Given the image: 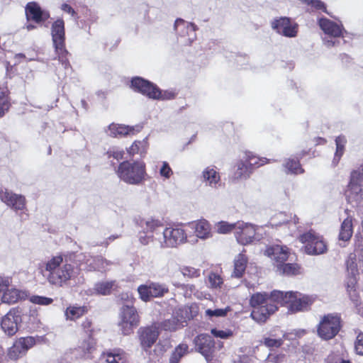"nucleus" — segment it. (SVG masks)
I'll use <instances>...</instances> for the list:
<instances>
[{
    "mask_svg": "<svg viewBox=\"0 0 363 363\" xmlns=\"http://www.w3.org/2000/svg\"><path fill=\"white\" fill-rule=\"evenodd\" d=\"M21 323H25L28 327L38 326L40 320L35 311L24 313L19 308H13L1 318L0 326L6 335L12 336L17 333Z\"/></svg>",
    "mask_w": 363,
    "mask_h": 363,
    "instance_id": "obj_1",
    "label": "nucleus"
},
{
    "mask_svg": "<svg viewBox=\"0 0 363 363\" xmlns=\"http://www.w3.org/2000/svg\"><path fill=\"white\" fill-rule=\"evenodd\" d=\"M45 270L48 272L47 279L53 285L62 286L70 279L74 274V268L71 264L63 262V257L57 255L51 257L43 263Z\"/></svg>",
    "mask_w": 363,
    "mask_h": 363,
    "instance_id": "obj_2",
    "label": "nucleus"
},
{
    "mask_svg": "<svg viewBox=\"0 0 363 363\" xmlns=\"http://www.w3.org/2000/svg\"><path fill=\"white\" fill-rule=\"evenodd\" d=\"M276 291H273L270 294L257 293L252 296L250 304L254 309L251 316L254 320L257 322H264L270 314L277 310L275 303H279V300L272 297Z\"/></svg>",
    "mask_w": 363,
    "mask_h": 363,
    "instance_id": "obj_3",
    "label": "nucleus"
},
{
    "mask_svg": "<svg viewBox=\"0 0 363 363\" xmlns=\"http://www.w3.org/2000/svg\"><path fill=\"white\" fill-rule=\"evenodd\" d=\"M272 297L281 306H286L291 313L307 310L314 301L312 296L298 291H276Z\"/></svg>",
    "mask_w": 363,
    "mask_h": 363,
    "instance_id": "obj_4",
    "label": "nucleus"
},
{
    "mask_svg": "<svg viewBox=\"0 0 363 363\" xmlns=\"http://www.w3.org/2000/svg\"><path fill=\"white\" fill-rule=\"evenodd\" d=\"M346 267L348 275L351 276L347 281L346 286L348 295L352 302L357 305H361L359 303V295L357 289V278L356 277L363 273V255L361 258H359V263L357 262V258L356 255H350L346 261Z\"/></svg>",
    "mask_w": 363,
    "mask_h": 363,
    "instance_id": "obj_5",
    "label": "nucleus"
},
{
    "mask_svg": "<svg viewBox=\"0 0 363 363\" xmlns=\"http://www.w3.org/2000/svg\"><path fill=\"white\" fill-rule=\"evenodd\" d=\"M116 173L125 183L138 184L146 175L145 164L143 161H124L119 164Z\"/></svg>",
    "mask_w": 363,
    "mask_h": 363,
    "instance_id": "obj_6",
    "label": "nucleus"
},
{
    "mask_svg": "<svg viewBox=\"0 0 363 363\" xmlns=\"http://www.w3.org/2000/svg\"><path fill=\"white\" fill-rule=\"evenodd\" d=\"M156 240L161 247H175L187 242L186 230L183 225L166 227Z\"/></svg>",
    "mask_w": 363,
    "mask_h": 363,
    "instance_id": "obj_7",
    "label": "nucleus"
},
{
    "mask_svg": "<svg viewBox=\"0 0 363 363\" xmlns=\"http://www.w3.org/2000/svg\"><path fill=\"white\" fill-rule=\"evenodd\" d=\"M131 87L135 91L152 99L167 100L174 97L172 93L162 91L152 83L140 77H135L132 79Z\"/></svg>",
    "mask_w": 363,
    "mask_h": 363,
    "instance_id": "obj_8",
    "label": "nucleus"
},
{
    "mask_svg": "<svg viewBox=\"0 0 363 363\" xmlns=\"http://www.w3.org/2000/svg\"><path fill=\"white\" fill-rule=\"evenodd\" d=\"M298 240L303 245V252L308 255H320L325 253L328 250L323 238L313 231L301 234Z\"/></svg>",
    "mask_w": 363,
    "mask_h": 363,
    "instance_id": "obj_9",
    "label": "nucleus"
},
{
    "mask_svg": "<svg viewBox=\"0 0 363 363\" xmlns=\"http://www.w3.org/2000/svg\"><path fill=\"white\" fill-rule=\"evenodd\" d=\"M140 323V316L136 308L132 305H123L118 314V326L125 335L133 333Z\"/></svg>",
    "mask_w": 363,
    "mask_h": 363,
    "instance_id": "obj_10",
    "label": "nucleus"
},
{
    "mask_svg": "<svg viewBox=\"0 0 363 363\" xmlns=\"http://www.w3.org/2000/svg\"><path fill=\"white\" fill-rule=\"evenodd\" d=\"M0 294L1 302L7 304H13L28 298V291L13 287L11 279L8 277H0Z\"/></svg>",
    "mask_w": 363,
    "mask_h": 363,
    "instance_id": "obj_11",
    "label": "nucleus"
},
{
    "mask_svg": "<svg viewBox=\"0 0 363 363\" xmlns=\"http://www.w3.org/2000/svg\"><path fill=\"white\" fill-rule=\"evenodd\" d=\"M363 180V166L351 173L350 181L345 191L347 201L352 205L363 206V191L360 183Z\"/></svg>",
    "mask_w": 363,
    "mask_h": 363,
    "instance_id": "obj_12",
    "label": "nucleus"
},
{
    "mask_svg": "<svg viewBox=\"0 0 363 363\" xmlns=\"http://www.w3.org/2000/svg\"><path fill=\"white\" fill-rule=\"evenodd\" d=\"M141 227L143 230L139 233V240L143 245L157 242L156 238L162 236V231L165 228L161 220L152 218L143 221Z\"/></svg>",
    "mask_w": 363,
    "mask_h": 363,
    "instance_id": "obj_13",
    "label": "nucleus"
},
{
    "mask_svg": "<svg viewBox=\"0 0 363 363\" xmlns=\"http://www.w3.org/2000/svg\"><path fill=\"white\" fill-rule=\"evenodd\" d=\"M341 328V318L337 314H328L323 316L318 325V335L324 340H330L339 333Z\"/></svg>",
    "mask_w": 363,
    "mask_h": 363,
    "instance_id": "obj_14",
    "label": "nucleus"
},
{
    "mask_svg": "<svg viewBox=\"0 0 363 363\" xmlns=\"http://www.w3.org/2000/svg\"><path fill=\"white\" fill-rule=\"evenodd\" d=\"M180 313L178 317H172L169 319L165 320L160 325V328H162L166 331H174L179 328L182 323L186 320L192 318L197 312V308L195 306H185L179 310Z\"/></svg>",
    "mask_w": 363,
    "mask_h": 363,
    "instance_id": "obj_15",
    "label": "nucleus"
},
{
    "mask_svg": "<svg viewBox=\"0 0 363 363\" xmlns=\"http://www.w3.org/2000/svg\"><path fill=\"white\" fill-rule=\"evenodd\" d=\"M271 27L277 33L286 38H295L298 29V24L287 17L273 19Z\"/></svg>",
    "mask_w": 363,
    "mask_h": 363,
    "instance_id": "obj_16",
    "label": "nucleus"
},
{
    "mask_svg": "<svg viewBox=\"0 0 363 363\" xmlns=\"http://www.w3.org/2000/svg\"><path fill=\"white\" fill-rule=\"evenodd\" d=\"M40 340L39 337H23L15 340L9 348L8 355L11 359H18L24 355Z\"/></svg>",
    "mask_w": 363,
    "mask_h": 363,
    "instance_id": "obj_17",
    "label": "nucleus"
},
{
    "mask_svg": "<svg viewBox=\"0 0 363 363\" xmlns=\"http://www.w3.org/2000/svg\"><path fill=\"white\" fill-rule=\"evenodd\" d=\"M140 345L145 350L150 349L156 342L160 335V325L154 323L150 326L140 328L138 330Z\"/></svg>",
    "mask_w": 363,
    "mask_h": 363,
    "instance_id": "obj_18",
    "label": "nucleus"
},
{
    "mask_svg": "<svg viewBox=\"0 0 363 363\" xmlns=\"http://www.w3.org/2000/svg\"><path fill=\"white\" fill-rule=\"evenodd\" d=\"M264 254L270 258L274 267L277 269L282 263L288 260L290 255V251L285 245H273L267 246Z\"/></svg>",
    "mask_w": 363,
    "mask_h": 363,
    "instance_id": "obj_19",
    "label": "nucleus"
},
{
    "mask_svg": "<svg viewBox=\"0 0 363 363\" xmlns=\"http://www.w3.org/2000/svg\"><path fill=\"white\" fill-rule=\"evenodd\" d=\"M257 230V228L255 225L238 221L237 222V228L235 230V236L237 241L241 245H248L255 240Z\"/></svg>",
    "mask_w": 363,
    "mask_h": 363,
    "instance_id": "obj_20",
    "label": "nucleus"
},
{
    "mask_svg": "<svg viewBox=\"0 0 363 363\" xmlns=\"http://www.w3.org/2000/svg\"><path fill=\"white\" fill-rule=\"evenodd\" d=\"M0 199L15 211H21L26 207V199L22 195L13 194L1 187H0Z\"/></svg>",
    "mask_w": 363,
    "mask_h": 363,
    "instance_id": "obj_21",
    "label": "nucleus"
},
{
    "mask_svg": "<svg viewBox=\"0 0 363 363\" xmlns=\"http://www.w3.org/2000/svg\"><path fill=\"white\" fill-rule=\"evenodd\" d=\"M51 33L57 52H62L65 45V23L63 20L57 19L52 23Z\"/></svg>",
    "mask_w": 363,
    "mask_h": 363,
    "instance_id": "obj_22",
    "label": "nucleus"
},
{
    "mask_svg": "<svg viewBox=\"0 0 363 363\" xmlns=\"http://www.w3.org/2000/svg\"><path fill=\"white\" fill-rule=\"evenodd\" d=\"M26 15L28 21H33L36 23H42L50 17L48 11L42 10L35 2H30L26 7Z\"/></svg>",
    "mask_w": 363,
    "mask_h": 363,
    "instance_id": "obj_23",
    "label": "nucleus"
},
{
    "mask_svg": "<svg viewBox=\"0 0 363 363\" xmlns=\"http://www.w3.org/2000/svg\"><path fill=\"white\" fill-rule=\"evenodd\" d=\"M191 229L194 230L197 238L205 240L213 237L211 223L206 219H200L189 224Z\"/></svg>",
    "mask_w": 363,
    "mask_h": 363,
    "instance_id": "obj_24",
    "label": "nucleus"
},
{
    "mask_svg": "<svg viewBox=\"0 0 363 363\" xmlns=\"http://www.w3.org/2000/svg\"><path fill=\"white\" fill-rule=\"evenodd\" d=\"M318 25L325 34L331 37H340L343 31V28L341 25L325 18H320Z\"/></svg>",
    "mask_w": 363,
    "mask_h": 363,
    "instance_id": "obj_25",
    "label": "nucleus"
},
{
    "mask_svg": "<svg viewBox=\"0 0 363 363\" xmlns=\"http://www.w3.org/2000/svg\"><path fill=\"white\" fill-rule=\"evenodd\" d=\"M135 128L124 124L112 123L106 129V133L113 138H121L134 134Z\"/></svg>",
    "mask_w": 363,
    "mask_h": 363,
    "instance_id": "obj_26",
    "label": "nucleus"
},
{
    "mask_svg": "<svg viewBox=\"0 0 363 363\" xmlns=\"http://www.w3.org/2000/svg\"><path fill=\"white\" fill-rule=\"evenodd\" d=\"M195 344L198 350L207 359L211 349L214 347V342L208 335L201 334L195 339Z\"/></svg>",
    "mask_w": 363,
    "mask_h": 363,
    "instance_id": "obj_27",
    "label": "nucleus"
},
{
    "mask_svg": "<svg viewBox=\"0 0 363 363\" xmlns=\"http://www.w3.org/2000/svg\"><path fill=\"white\" fill-rule=\"evenodd\" d=\"M201 177L203 182L212 188H216L220 182L219 172L213 167H206L202 171Z\"/></svg>",
    "mask_w": 363,
    "mask_h": 363,
    "instance_id": "obj_28",
    "label": "nucleus"
},
{
    "mask_svg": "<svg viewBox=\"0 0 363 363\" xmlns=\"http://www.w3.org/2000/svg\"><path fill=\"white\" fill-rule=\"evenodd\" d=\"M101 358L106 363H125L127 360L126 354L119 349L105 351Z\"/></svg>",
    "mask_w": 363,
    "mask_h": 363,
    "instance_id": "obj_29",
    "label": "nucleus"
},
{
    "mask_svg": "<svg viewBox=\"0 0 363 363\" xmlns=\"http://www.w3.org/2000/svg\"><path fill=\"white\" fill-rule=\"evenodd\" d=\"M114 286V282L113 281H101L96 283L94 288L89 289L86 293L88 295H103L106 296L109 294Z\"/></svg>",
    "mask_w": 363,
    "mask_h": 363,
    "instance_id": "obj_30",
    "label": "nucleus"
},
{
    "mask_svg": "<svg viewBox=\"0 0 363 363\" xmlns=\"http://www.w3.org/2000/svg\"><path fill=\"white\" fill-rule=\"evenodd\" d=\"M95 341L89 337L87 340H84L77 350L79 352V358L87 359L91 358V354L95 350Z\"/></svg>",
    "mask_w": 363,
    "mask_h": 363,
    "instance_id": "obj_31",
    "label": "nucleus"
},
{
    "mask_svg": "<svg viewBox=\"0 0 363 363\" xmlns=\"http://www.w3.org/2000/svg\"><path fill=\"white\" fill-rule=\"evenodd\" d=\"M245 161H247L252 169L253 168L259 167L265 164L270 163L272 160L267 157H260L252 152L246 151L243 153Z\"/></svg>",
    "mask_w": 363,
    "mask_h": 363,
    "instance_id": "obj_32",
    "label": "nucleus"
},
{
    "mask_svg": "<svg viewBox=\"0 0 363 363\" xmlns=\"http://www.w3.org/2000/svg\"><path fill=\"white\" fill-rule=\"evenodd\" d=\"M235 168L236 169L234 173L235 179H246L252 172V169L250 168L248 162L245 161L243 155L236 164Z\"/></svg>",
    "mask_w": 363,
    "mask_h": 363,
    "instance_id": "obj_33",
    "label": "nucleus"
},
{
    "mask_svg": "<svg viewBox=\"0 0 363 363\" xmlns=\"http://www.w3.org/2000/svg\"><path fill=\"white\" fill-rule=\"evenodd\" d=\"M353 233L352 219L350 217L346 218L340 225L339 239L342 241H348Z\"/></svg>",
    "mask_w": 363,
    "mask_h": 363,
    "instance_id": "obj_34",
    "label": "nucleus"
},
{
    "mask_svg": "<svg viewBox=\"0 0 363 363\" xmlns=\"http://www.w3.org/2000/svg\"><path fill=\"white\" fill-rule=\"evenodd\" d=\"M147 147V139L145 138L142 140L134 141L132 145L127 148V152L131 156L135 155H140L142 156L146 154Z\"/></svg>",
    "mask_w": 363,
    "mask_h": 363,
    "instance_id": "obj_35",
    "label": "nucleus"
},
{
    "mask_svg": "<svg viewBox=\"0 0 363 363\" xmlns=\"http://www.w3.org/2000/svg\"><path fill=\"white\" fill-rule=\"evenodd\" d=\"M174 28L176 30L179 28H185L188 35V41L189 43H192L196 39V27L191 23L185 22L182 19H177L174 23Z\"/></svg>",
    "mask_w": 363,
    "mask_h": 363,
    "instance_id": "obj_36",
    "label": "nucleus"
},
{
    "mask_svg": "<svg viewBox=\"0 0 363 363\" xmlns=\"http://www.w3.org/2000/svg\"><path fill=\"white\" fill-rule=\"evenodd\" d=\"M277 272L286 276L297 275L301 273V267L298 264L284 262L277 268Z\"/></svg>",
    "mask_w": 363,
    "mask_h": 363,
    "instance_id": "obj_37",
    "label": "nucleus"
},
{
    "mask_svg": "<svg viewBox=\"0 0 363 363\" xmlns=\"http://www.w3.org/2000/svg\"><path fill=\"white\" fill-rule=\"evenodd\" d=\"M247 262V259L243 254H239L235 259L234 270L233 276L235 277H241L244 274Z\"/></svg>",
    "mask_w": 363,
    "mask_h": 363,
    "instance_id": "obj_38",
    "label": "nucleus"
},
{
    "mask_svg": "<svg viewBox=\"0 0 363 363\" xmlns=\"http://www.w3.org/2000/svg\"><path fill=\"white\" fill-rule=\"evenodd\" d=\"M231 311L230 307L226 306L224 308H209L205 310V317L213 319V318L225 317L228 312Z\"/></svg>",
    "mask_w": 363,
    "mask_h": 363,
    "instance_id": "obj_39",
    "label": "nucleus"
},
{
    "mask_svg": "<svg viewBox=\"0 0 363 363\" xmlns=\"http://www.w3.org/2000/svg\"><path fill=\"white\" fill-rule=\"evenodd\" d=\"M86 313V308L82 306H72L65 311L67 320H74Z\"/></svg>",
    "mask_w": 363,
    "mask_h": 363,
    "instance_id": "obj_40",
    "label": "nucleus"
},
{
    "mask_svg": "<svg viewBox=\"0 0 363 363\" xmlns=\"http://www.w3.org/2000/svg\"><path fill=\"white\" fill-rule=\"evenodd\" d=\"M216 231L219 234H228L233 230H235L237 223H230L225 220H221L215 223Z\"/></svg>",
    "mask_w": 363,
    "mask_h": 363,
    "instance_id": "obj_41",
    "label": "nucleus"
},
{
    "mask_svg": "<svg viewBox=\"0 0 363 363\" xmlns=\"http://www.w3.org/2000/svg\"><path fill=\"white\" fill-rule=\"evenodd\" d=\"M188 346L186 344L178 345L172 352L169 359V363H179L180 359L186 354Z\"/></svg>",
    "mask_w": 363,
    "mask_h": 363,
    "instance_id": "obj_42",
    "label": "nucleus"
},
{
    "mask_svg": "<svg viewBox=\"0 0 363 363\" xmlns=\"http://www.w3.org/2000/svg\"><path fill=\"white\" fill-rule=\"evenodd\" d=\"M346 139L344 136H339L335 140L336 152L335 154L334 162L337 163L344 153V147L346 144Z\"/></svg>",
    "mask_w": 363,
    "mask_h": 363,
    "instance_id": "obj_43",
    "label": "nucleus"
},
{
    "mask_svg": "<svg viewBox=\"0 0 363 363\" xmlns=\"http://www.w3.org/2000/svg\"><path fill=\"white\" fill-rule=\"evenodd\" d=\"M286 169H287L288 172L292 173V174H301L303 171L302 168L301 167L299 162L298 160H289L286 164H284Z\"/></svg>",
    "mask_w": 363,
    "mask_h": 363,
    "instance_id": "obj_44",
    "label": "nucleus"
},
{
    "mask_svg": "<svg viewBox=\"0 0 363 363\" xmlns=\"http://www.w3.org/2000/svg\"><path fill=\"white\" fill-rule=\"evenodd\" d=\"M124 153V150L122 147L112 146L108 150L106 155L108 158L113 157L116 160H121L123 158Z\"/></svg>",
    "mask_w": 363,
    "mask_h": 363,
    "instance_id": "obj_45",
    "label": "nucleus"
},
{
    "mask_svg": "<svg viewBox=\"0 0 363 363\" xmlns=\"http://www.w3.org/2000/svg\"><path fill=\"white\" fill-rule=\"evenodd\" d=\"M223 283L222 277L216 274V273H210L208 277V284L209 286L213 289L220 288Z\"/></svg>",
    "mask_w": 363,
    "mask_h": 363,
    "instance_id": "obj_46",
    "label": "nucleus"
},
{
    "mask_svg": "<svg viewBox=\"0 0 363 363\" xmlns=\"http://www.w3.org/2000/svg\"><path fill=\"white\" fill-rule=\"evenodd\" d=\"M29 301L34 304L49 306L53 302V299L46 296L33 295L29 297Z\"/></svg>",
    "mask_w": 363,
    "mask_h": 363,
    "instance_id": "obj_47",
    "label": "nucleus"
},
{
    "mask_svg": "<svg viewBox=\"0 0 363 363\" xmlns=\"http://www.w3.org/2000/svg\"><path fill=\"white\" fill-rule=\"evenodd\" d=\"M287 220L288 218L286 215L282 212H279L271 218L269 225L271 226H278L287 222Z\"/></svg>",
    "mask_w": 363,
    "mask_h": 363,
    "instance_id": "obj_48",
    "label": "nucleus"
},
{
    "mask_svg": "<svg viewBox=\"0 0 363 363\" xmlns=\"http://www.w3.org/2000/svg\"><path fill=\"white\" fill-rule=\"evenodd\" d=\"M149 284H143L138 286V292L139 294L140 298L143 301H148L152 297L150 294Z\"/></svg>",
    "mask_w": 363,
    "mask_h": 363,
    "instance_id": "obj_49",
    "label": "nucleus"
},
{
    "mask_svg": "<svg viewBox=\"0 0 363 363\" xmlns=\"http://www.w3.org/2000/svg\"><path fill=\"white\" fill-rule=\"evenodd\" d=\"M150 294L152 297H158L164 295L165 292H167V289L162 285L158 284L152 283L149 284Z\"/></svg>",
    "mask_w": 363,
    "mask_h": 363,
    "instance_id": "obj_50",
    "label": "nucleus"
},
{
    "mask_svg": "<svg viewBox=\"0 0 363 363\" xmlns=\"http://www.w3.org/2000/svg\"><path fill=\"white\" fill-rule=\"evenodd\" d=\"M180 272L184 277H198L200 276V270L192 267H182L180 268Z\"/></svg>",
    "mask_w": 363,
    "mask_h": 363,
    "instance_id": "obj_51",
    "label": "nucleus"
},
{
    "mask_svg": "<svg viewBox=\"0 0 363 363\" xmlns=\"http://www.w3.org/2000/svg\"><path fill=\"white\" fill-rule=\"evenodd\" d=\"M160 174L162 177L164 178L165 179H169L173 174V171L169 167L167 162L164 161L162 162V165L160 169Z\"/></svg>",
    "mask_w": 363,
    "mask_h": 363,
    "instance_id": "obj_52",
    "label": "nucleus"
},
{
    "mask_svg": "<svg viewBox=\"0 0 363 363\" xmlns=\"http://www.w3.org/2000/svg\"><path fill=\"white\" fill-rule=\"evenodd\" d=\"M300 1L303 4H306L307 5H311L312 7H313L316 9H321L325 13H328L325 4L323 2H322L320 0H300Z\"/></svg>",
    "mask_w": 363,
    "mask_h": 363,
    "instance_id": "obj_53",
    "label": "nucleus"
},
{
    "mask_svg": "<svg viewBox=\"0 0 363 363\" xmlns=\"http://www.w3.org/2000/svg\"><path fill=\"white\" fill-rule=\"evenodd\" d=\"M264 342L268 347H279L282 345L281 339L271 337L264 338Z\"/></svg>",
    "mask_w": 363,
    "mask_h": 363,
    "instance_id": "obj_54",
    "label": "nucleus"
},
{
    "mask_svg": "<svg viewBox=\"0 0 363 363\" xmlns=\"http://www.w3.org/2000/svg\"><path fill=\"white\" fill-rule=\"evenodd\" d=\"M211 333L216 337L222 339H227L233 335V333L230 330H220L217 329H212Z\"/></svg>",
    "mask_w": 363,
    "mask_h": 363,
    "instance_id": "obj_55",
    "label": "nucleus"
},
{
    "mask_svg": "<svg viewBox=\"0 0 363 363\" xmlns=\"http://www.w3.org/2000/svg\"><path fill=\"white\" fill-rule=\"evenodd\" d=\"M9 104L7 99L6 98L4 94L2 91H0V117H1L5 111L8 110Z\"/></svg>",
    "mask_w": 363,
    "mask_h": 363,
    "instance_id": "obj_56",
    "label": "nucleus"
},
{
    "mask_svg": "<svg viewBox=\"0 0 363 363\" xmlns=\"http://www.w3.org/2000/svg\"><path fill=\"white\" fill-rule=\"evenodd\" d=\"M355 350L357 354L363 355V333H360L355 342Z\"/></svg>",
    "mask_w": 363,
    "mask_h": 363,
    "instance_id": "obj_57",
    "label": "nucleus"
},
{
    "mask_svg": "<svg viewBox=\"0 0 363 363\" xmlns=\"http://www.w3.org/2000/svg\"><path fill=\"white\" fill-rule=\"evenodd\" d=\"M90 262L89 264V267H88V270H92V269H98V270H100L101 269V267L99 266L98 263L99 262H101V260L100 259H97V260H95V259H91V260H89Z\"/></svg>",
    "mask_w": 363,
    "mask_h": 363,
    "instance_id": "obj_58",
    "label": "nucleus"
},
{
    "mask_svg": "<svg viewBox=\"0 0 363 363\" xmlns=\"http://www.w3.org/2000/svg\"><path fill=\"white\" fill-rule=\"evenodd\" d=\"M61 9L63 11H65L67 13H69L72 16H74L75 13L74 9L69 5H68L67 4H63L61 6Z\"/></svg>",
    "mask_w": 363,
    "mask_h": 363,
    "instance_id": "obj_59",
    "label": "nucleus"
},
{
    "mask_svg": "<svg viewBox=\"0 0 363 363\" xmlns=\"http://www.w3.org/2000/svg\"><path fill=\"white\" fill-rule=\"evenodd\" d=\"M121 299L126 301L128 303H133L134 298L132 294H125L121 295Z\"/></svg>",
    "mask_w": 363,
    "mask_h": 363,
    "instance_id": "obj_60",
    "label": "nucleus"
},
{
    "mask_svg": "<svg viewBox=\"0 0 363 363\" xmlns=\"http://www.w3.org/2000/svg\"><path fill=\"white\" fill-rule=\"evenodd\" d=\"M323 41H324V44L325 45V46H327L328 48L334 46L336 44V40H333L324 39Z\"/></svg>",
    "mask_w": 363,
    "mask_h": 363,
    "instance_id": "obj_61",
    "label": "nucleus"
},
{
    "mask_svg": "<svg viewBox=\"0 0 363 363\" xmlns=\"http://www.w3.org/2000/svg\"><path fill=\"white\" fill-rule=\"evenodd\" d=\"M306 333V331L304 330H295L294 335L296 337H301ZM290 335H293V333H291Z\"/></svg>",
    "mask_w": 363,
    "mask_h": 363,
    "instance_id": "obj_62",
    "label": "nucleus"
},
{
    "mask_svg": "<svg viewBox=\"0 0 363 363\" xmlns=\"http://www.w3.org/2000/svg\"><path fill=\"white\" fill-rule=\"evenodd\" d=\"M357 313L363 318V305H357Z\"/></svg>",
    "mask_w": 363,
    "mask_h": 363,
    "instance_id": "obj_63",
    "label": "nucleus"
},
{
    "mask_svg": "<svg viewBox=\"0 0 363 363\" xmlns=\"http://www.w3.org/2000/svg\"><path fill=\"white\" fill-rule=\"evenodd\" d=\"M25 28H26L27 30H31L34 28H35V26L31 23H28L27 25H26Z\"/></svg>",
    "mask_w": 363,
    "mask_h": 363,
    "instance_id": "obj_64",
    "label": "nucleus"
}]
</instances>
